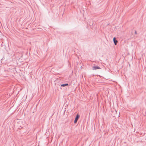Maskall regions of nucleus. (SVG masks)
<instances>
[{"mask_svg":"<svg viewBox=\"0 0 146 146\" xmlns=\"http://www.w3.org/2000/svg\"><path fill=\"white\" fill-rule=\"evenodd\" d=\"M80 117V115H78V114H77L76 116V117H75V119L74 121V123H76L78 119Z\"/></svg>","mask_w":146,"mask_h":146,"instance_id":"1","label":"nucleus"},{"mask_svg":"<svg viewBox=\"0 0 146 146\" xmlns=\"http://www.w3.org/2000/svg\"><path fill=\"white\" fill-rule=\"evenodd\" d=\"M100 68L98 66H95L93 67L92 69L93 70H96L97 69H100Z\"/></svg>","mask_w":146,"mask_h":146,"instance_id":"2","label":"nucleus"},{"mask_svg":"<svg viewBox=\"0 0 146 146\" xmlns=\"http://www.w3.org/2000/svg\"><path fill=\"white\" fill-rule=\"evenodd\" d=\"M113 41L114 42V44L115 45H116L117 44V40L116 39V38L115 37H114L113 38Z\"/></svg>","mask_w":146,"mask_h":146,"instance_id":"3","label":"nucleus"},{"mask_svg":"<svg viewBox=\"0 0 146 146\" xmlns=\"http://www.w3.org/2000/svg\"><path fill=\"white\" fill-rule=\"evenodd\" d=\"M68 84L67 83V84H61V86L64 87L65 86H68Z\"/></svg>","mask_w":146,"mask_h":146,"instance_id":"4","label":"nucleus"},{"mask_svg":"<svg viewBox=\"0 0 146 146\" xmlns=\"http://www.w3.org/2000/svg\"><path fill=\"white\" fill-rule=\"evenodd\" d=\"M135 34H137V32L136 31H135Z\"/></svg>","mask_w":146,"mask_h":146,"instance_id":"5","label":"nucleus"}]
</instances>
